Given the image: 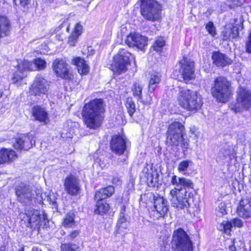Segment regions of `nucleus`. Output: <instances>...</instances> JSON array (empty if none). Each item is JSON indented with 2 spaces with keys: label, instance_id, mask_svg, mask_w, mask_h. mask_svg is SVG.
Masks as SVG:
<instances>
[{
  "label": "nucleus",
  "instance_id": "obj_2",
  "mask_svg": "<svg viewBox=\"0 0 251 251\" xmlns=\"http://www.w3.org/2000/svg\"><path fill=\"white\" fill-rule=\"evenodd\" d=\"M104 111L103 101L101 99H95L85 104L82 115L86 126L92 129L100 127L104 119Z\"/></svg>",
  "mask_w": 251,
  "mask_h": 251
},
{
  "label": "nucleus",
  "instance_id": "obj_47",
  "mask_svg": "<svg viewBox=\"0 0 251 251\" xmlns=\"http://www.w3.org/2000/svg\"><path fill=\"white\" fill-rule=\"evenodd\" d=\"M29 0H14L16 4L21 5L22 6H25L28 3Z\"/></svg>",
  "mask_w": 251,
  "mask_h": 251
},
{
  "label": "nucleus",
  "instance_id": "obj_36",
  "mask_svg": "<svg viewBox=\"0 0 251 251\" xmlns=\"http://www.w3.org/2000/svg\"><path fill=\"white\" fill-rule=\"evenodd\" d=\"M165 45V41L164 38L160 37L158 38L153 45V49L157 52H160L163 47Z\"/></svg>",
  "mask_w": 251,
  "mask_h": 251
},
{
  "label": "nucleus",
  "instance_id": "obj_55",
  "mask_svg": "<svg viewBox=\"0 0 251 251\" xmlns=\"http://www.w3.org/2000/svg\"><path fill=\"white\" fill-rule=\"evenodd\" d=\"M32 251H41V250L37 248H33Z\"/></svg>",
  "mask_w": 251,
  "mask_h": 251
},
{
  "label": "nucleus",
  "instance_id": "obj_32",
  "mask_svg": "<svg viewBox=\"0 0 251 251\" xmlns=\"http://www.w3.org/2000/svg\"><path fill=\"white\" fill-rule=\"evenodd\" d=\"M232 223L230 221H223L218 226V229L225 233L229 235L232 228Z\"/></svg>",
  "mask_w": 251,
  "mask_h": 251
},
{
  "label": "nucleus",
  "instance_id": "obj_31",
  "mask_svg": "<svg viewBox=\"0 0 251 251\" xmlns=\"http://www.w3.org/2000/svg\"><path fill=\"white\" fill-rule=\"evenodd\" d=\"M75 215L72 212H69L64 218L63 226L66 228L73 227L75 226Z\"/></svg>",
  "mask_w": 251,
  "mask_h": 251
},
{
  "label": "nucleus",
  "instance_id": "obj_35",
  "mask_svg": "<svg viewBox=\"0 0 251 251\" xmlns=\"http://www.w3.org/2000/svg\"><path fill=\"white\" fill-rule=\"evenodd\" d=\"M191 161L190 160H183L180 162L178 165L177 170L178 172L181 173L182 175H185L186 174V171L188 168Z\"/></svg>",
  "mask_w": 251,
  "mask_h": 251
},
{
  "label": "nucleus",
  "instance_id": "obj_19",
  "mask_svg": "<svg viewBox=\"0 0 251 251\" xmlns=\"http://www.w3.org/2000/svg\"><path fill=\"white\" fill-rule=\"evenodd\" d=\"M35 143V141L31 135H21L15 138L13 147L15 149L20 150H27Z\"/></svg>",
  "mask_w": 251,
  "mask_h": 251
},
{
  "label": "nucleus",
  "instance_id": "obj_28",
  "mask_svg": "<svg viewBox=\"0 0 251 251\" xmlns=\"http://www.w3.org/2000/svg\"><path fill=\"white\" fill-rule=\"evenodd\" d=\"M11 28L9 19L4 16H0V38L7 36Z\"/></svg>",
  "mask_w": 251,
  "mask_h": 251
},
{
  "label": "nucleus",
  "instance_id": "obj_3",
  "mask_svg": "<svg viewBox=\"0 0 251 251\" xmlns=\"http://www.w3.org/2000/svg\"><path fill=\"white\" fill-rule=\"evenodd\" d=\"M177 100L182 108L190 111L197 110L202 104L201 96L190 89H180Z\"/></svg>",
  "mask_w": 251,
  "mask_h": 251
},
{
  "label": "nucleus",
  "instance_id": "obj_1",
  "mask_svg": "<svg viewBox=\"0 0 251 251\" xmlns=\"http://www.w3.org/2000/svg\"><path fill=\"white\" fill-rule=\"evenodd\" d=\"M170 183L176 186L169 193V199L172 205L177 209L188 207L190 194L188 193L187 189L193 188L192 181L185 177L173 175L171 176Z\"/></svg>",
  "mask_w": 251,
  "mask_h": 251
},
{
  "label": "nucleus",
  "instance_id": "obj_5",
  "mask_svg": "<svg viewBox=\"0 0 251 251\" xmlns=\"http://www.w3.org/2000/svg\"><path fill=\"white\" fill-rule=\"evenodd\" d=\"M211 93L218 101L226 102L231 94L230 82L224 77H217L215 80L214 86L211 88Z\"/></svg>",
  "mask_w": 251,
  "mask_h": 251
},
{
  "label": "nucleus",
  "instance_id": "obj_44",
  "mask_svg": "<svg viewBox=\"0 0 251 251\" xmlns=\"http://www.w3.org/2000/svg\"><path fill=\"white\" fill-rule=\"evenodd\" d=\"M232 226L241 227L243 226V223L241 220L238 218H234L230 221Z\"/></svg>",
  "mask_w": 251,
  "mask_h": 251
},
{
  "label": "nucleus",
  "instance_id": "obj_52",
  "mask_svg": "<svg viewBox=\"0 0 251 251\" xmlns=\"http://www.w3.org/2000/svg\"><path fill=\"white\" fill-rule=\"evenodd\" d=\"M233 245L230 246L229 247V249L231 251H236V248L235 246V240H233Z\"/></svg>",
  "mask_w": 251,
  "mask_h": 251
},
{
  "label": "nucleus",
  "instance_id": "obj_40",
  "mask_svg": "<svg viewBox=\"0 0 251 251\" xmlns=\"http://www.w3.org/2000/svg\"><path fill=\"white\" fill-rule=\"evenodd\" d=\"M127 223H126V220L125 216L122 214L120 216V217L118 221L117 226L119 229L121 228H126L127 226Z\"/></svg>",
  "mask_w": 251,
  "mask_h": 251
},
{
  "label": "nucleus",
  "instance_id": "obj_14",
  "mask_svg": "<svg viewBox=\"0 0 251 251\" xmlns=\"http://www.w3.org/2000/svg\"><path fill=\"white\" fill-rule=\"evenodd\" d=\"M52 68L57 76L67 80L71 79L69 66L63 59H56Z\"/></svg>",
  "mask_w": 251,
  "mask_h": 251
},
{
  "label": "nucleus",
  "instance_id": "obj_26",
  "mask_svg": "<svg viewBox=\"0 0 251 251\" xmlns=\"http://www.w3.org/2000/svg\"><path fill=\"white\" fill-rule=\"evenodd\" d=\"M73 63L76 66L78 72L81 75H86L89 71V67L85 60L80 57L74 58Z\"/></svg>",
  "mask_w": 251,
  "mask_h": 251
},
{
  "label": "nucleus",
  "instance_id": "obj_20",
  "mask_svg": "<svg viewBox=\"0 0 251 251\" xmlns=\"http://www.w3.org/2000/svg\"><path fill=\"white\" fill-rule=\"evenodd\" d=\"M110 144L112 151L119 155L124 153L126 148L125 139L119 135L112 136Z\"/></svg>",
  "mask_w": 251,
  "mask_h": 251
},
{
  "label": "nucleus",
  "instance_id": "obj_15",
  "mask_svg": "<svg viewBox=\"0 0 251 251\" xmlns=\"http://www.w3.org/2000/svg\"><path fill=\"white\" fill-rule=\"evenodd\" d=\"M49 88L48 81L42 75H38L31 86L30 92L35 96L46 94L48 92Z\"/></svg>",
  "mask_w": 251,
  "mask_h": 251
},
{
  "label": "nucleus",
  "instance_id": "obj_43",
  "mask_svg": "<svg viewBox=\"0 0 251 251\" xmlns=\"http://www.w3.org/2000/svg\"><path fill=\"white\" fill-rule=\"evenodd\" d=\"M82 26L79 23L75 25L74 31L72 34H74L75 36L78 37L82 33Z\"/></svg>",
  "mask_w": 251,
  "mask_h": 251
},
{
  "label": "nucleus",
  "instance_id": "obj_41",
  "mask_svg": "<svg viewBox=\"0 0 251 251\" xmlns=\"http://www.w3.org/2000/svg\"><path fill=\"white\" fill-rule=\"evenodd\" d=\"M216 214L219 217H222L226 213V205L224 203L219 204L218 207L216 209Z\"/></svg>",
  "mask_w": 251,
  "mask_h": 251
},
{
  "label": "nucleus",
  "instance_id": "obj_42",
  "mask_svg": "<svg viewBox=\"0 0 251 251\" xmlns=\"http://www.w3.org/2000/svg\"><path fill=\"white\" fill-rule=\"evenodd\" d=\"M205 27L207 31L212 36H214L216 34L215 27H214V24L212 22H209L208 24H207Z\"/></svg>",
  "mask_w": 251,
  "mask_h": 251
},
{
  "label": "nucleus",
  "instance_id": "obj_57",
  "mask_svg": "<svg viewBox=\"0 0 251 251\" xmlns=\"http://www.w3.org/2000/svg\"><path fill=\"white\" fill-rule=\"evenodd\" d=\"M19 251H24V249H21Z\"/></svg>",
  "mask_w": 251,
  "mask_h": 251
},
{
  "label": "nucleus",
  "instance_id": "obj_10",
  "mask_svg": "<svg viewBox=\"0 0 251 251\" xmlns=\"http://www.w3.org/2000/svg\"><path fill=\"white\" fill-rule=\"evenodd\" d=\"M25 214L31 228L35 229L41 226H45L48 223L47 215L44 211L30 209L26 210Z\"/></svg>",
  "mask_w": 251,
  "mask_h": 251
},
{
  "label": "nucleus",
  "instance_id": "obj_4",
  "mask_svg": "<svg viewBox=\"0 0 251 251\" xmlns=\"http://www.w3.org/2000/svg\"><path fill=\"white\" fill-rule=\"evenodd\" d=\"M184 127L178 122L172 123L169 126L167 133V142L172 146H180L184 154L188 148L187 139L183 138Z\"/></svg>",
  "mask_w": 251,
  "mask_h": 251
},
{
  "label": "nucleus",
  "instance_id": "obj_22",
  "mask_svg": "<svg viewBox=\"0 0 251 251\" xmlns=\"http://www.w3.org/2000/svg\"><path fill=\"white\" fill-rule=\"evenodd\" d=\"M237 213L243 218L251 217V199L241 200L237 207Z\"/></svg>",
  "mask_w": 251,
  "mask_h": 251
},
{
  "label": "nucleus",
  "instance_id": "obj_46",
  "mask_svg": "<svg viewBox=\"0 0 251 251\" xmlns=\"http://www.w3.org/2000/svg\"><path fill=\"white\" fill-rule=\"evenodd\" d=\"M41 47L39 50H37L38 51H39L40 54H45L48 51V47L46 44H42Z\"/></svg>",
  "mask_w": 251,
  "mask_h": 251
},
{
  "label": "nucleus",
  "instance_id": "obj_53",
  "mask_svg": "<svg viewBox=\"0 0 251 251\" xmlns=\"http://www.w3.org/2000/svg\"><path fill=\"white\" fill-rule=\"evenodd\" d=\"M74 133L73 130L71 129L69 132V135H67V137L71 138Z\"/></svg>",
  "mask_w": 251,
  "mask_h": 251
},
{
  "label": "nucleus",
  "instance_id": "obj_58",
  "mask_svg": "<svg viewBox=\"0 0 251 251\" xmlns=\"http://www.w3.org/2000/svg\"><path fill=\"white\" fill-rule=\"evenodd\" d=\"M70 123V124H72V123L71 122H68V124H69Z\"/></svg>",
  "mask_w": 251,
  "mask_h": 251
},
{
  "label": "nucleus",
  "instance_id": "obj_45",
  "mask_svg": "<svg viewBox=\"0 0 251 251\" xmlns=\"http://www.w3.org/2000/svg\"><path fill=\"white\" fill-rule=\"evenodd\" d=\"M77 37L75 36L74 34H71L69 37L68 44L72 46H74L76 42Z\"/></svg>",
  "mask_w": 251,
  "mask_h": 251
},
{
  "label": "nucleus",
  "instance_id": "obj_18",
  "mask_svg": "<svg viewBox=\"0 0 251 251\" xmlns=\"http://www.w3.org/2000/svg\"><path fill=\"white\" fill-rule=\"evenodd\" d=\"M234 25L228 24L226 25L222 32V36L224 40L234 39L238 36L240 27L243 28V23L240 21L237 23V20H234Z\"/></svg>",
  "mask_w": 251,
  "mask_h": 251
},
{
  "label": "nucleus",
  "instance_id": "obj_38",
  "mask_svg": "<svg viewBox=\"0 0 251 251\" xmlns=\"http://www.w3.org/2000/svg\"><path fill=\"white\" fill-rule=\"evenodd\" d=\"M142 87L139 83H135L133 88V93L135 97H138L139 99L142 98Z\"/></svg>",
  "mask_w": 251,
  "mask_h": 251
},
{
  "label": "nucleus",
  "instance_id": "obj_7",
  "mask_svg": "<svg viewBox=\"0 0 251 251\" xmlns=\"http://www.w3.org/2000/svg\"><path fill=\"white\" fill-rule=\"evenodd\" d=\"M139 1L141 13L145 19L151 21L159 19L161 6L156 0H140Z\"/></svg>",
  "mask_w": 251,
  "mask_h": 251
},
{
  "label": "nucleus",
  "instance_id": "obj_24",
  "mask_svg": "<svg viewBox=\"0 0 251 251\" xmlns=\"http://www.w3.org/2000/svg\"><path fill=\"white\" fill-rule=\"evenodd\" d=\"M32 115L34 119L44 124H47L49 121L48 114L44 108L39 106L33 107Z\"/></svg>",
  "mask_w": 251,
  "mask_h": 251
},
{
  "label": "nucleus",
  "instance_id": "obj_30",
  "mask_svg": "<svg viewBox=\"0 0 251 251\" xmlns=\"http://www.w3.org/2000/svg\"><path fill=\"white\" fill-rule=\"evenodd\" d=\"M97 204L95 209V213L104 215L109 211L110 206L108 203L104 202L102 200H97Z\"/></svg>",
  "mask_w": 251,
  "mask_h": 251
},
{
  "label": "nucleus",
  "instance_id": "obj_50",
  "mask_svg": "<svg viewBox=\"0 0 251 251\" xmlns=\"http://www.w3.org/2000/svg\"><path fill=\"white\" fill-rule=\"evenodd\" d=\"M122 181L120 177L118 176H116L113 177L112 179L113 184L117 185H120L121 184Z\"/></svg>",
  "mask_w": 251,
  "mask_h": 251
},
{
  "label": "nucleus",
  "instance_id": "obj_48",
  "mask_svg": "<svg viewBox=\"0 0 251 251\" xmlns=\"http://www.w3.org/2000/svg\"><path fill=\"white\" fill-rule=\"evenodd\" d=\"M78 234L79 231L78 230H74L70 233V235L68 236V237H69L70 239H73L75 238Z\"/></svg>",
  "mask_w": 251,
  "mask_h": 251
},
{
  "label": "nucleus",
  "instance_id": "obj_16",
  "mask_svg": "<svg viewBox=\"0 0 251 251\" xmlns=\"http://www.w3.org/2000/svg\"><path fill=\"white\" fill-rule=\"evenodd\" d=\"M154 209L151 215L153 218L158 219L164 217L168 210L167 201L160 196L154 197Z\"/></svg>",
  "mask_w": 251,
  "mask_h": 251
},
{
  "label": "nucleus",
  "instance_id": "obj_6",
  "mask_svg": "<svg viewBox=\"0 0 251 251\" xmlns=\"http://www.w3.org/2000/svg\"><path fill=\"white\" fill-rule=\"evenodd\" d=\"M171 244L173 251H193L192 241L181 228L174 231Z\"/></svg>",
  "mask_w": 251,
  "mask_h": 251
},
{
  "label": "nucleus",
  "instance_id": "obj_51",
  "mask_svg": "<svg viewBox=\"0 0 251 251\" xmlns=\"http://www.w3.org/2000/svg\"><path fill=\"white\" fill-rule=\"evenodd\" d=\"M223 158H226L227 156H229L230 154V151L227 149L226 150H224V152L223 153Z\"/></svg>",
  "mask_w": 251,
  "mask_h": 251
},
{
  "label": "nucleus",
  "instance_id": "obj_21",
  "mask_svg": "<svg viewBox=\"0 0 251 251\" xmlns=\"http://www.w3.org/2000/svg\"><path fill=\"white\" fill-rule=\"evenodd\" d=\"M46 62L40 58H37L33 62L24 60L21 61L19 68L23 67L24 70L35 71L37 70H43L46 67Z\"/></svg>",
  "mask_w": 251,
  "mask_h": 251
},
{
  "label": "nucleus",
  "instance_id": "obj_8",
  "mask_svg": "<svg viewBox=\"0 0 251 251\" xmlns=\"http://www.w3.org/2000/svg\"><path fill=\"white\" fill-rule=\"evenodd\" d=\"M231 109L235 113L242 112L251 108V92L248 89L240 87L237 92L236 103L230 105Z\"/></svg>",
  "mask_w": 251,
  "mask_h": 251
},
{
  "label": "nucleus",
  "instance_id": "obj_54",
  "mask_svg": "<svg viewBox=\"0 0 251 251\" xmlns=\"http://www.w3.org/2000/svg\"><path fill=\"white\" fill-rule=\"evenodd\" d=\"M126 159H127V157L126 156V157H125V158L124 159H121L120 161L122 162L123 163H124L125 162H126Z\"/></svg>",
  "mask_w": 251,
  "mask_h": 251
},
{
  "label": "nucleus",
  "instance_id": "obj_25",
  "mask_svg": "<svg viewBox=\"0 0 251 251\" xmlns=\"http://www.w3.org/2000/svg\"><path fill=\"white\" fill-rule=\"evenodd\" d=\"M114 192V187L112 186H109L97 191L95 193V199L96 200L105 199L111 197Z\"/></svg>",
  "mask_w": 251,
  "mask_h": 251
},
{
  "label": "nucleus",
  "instance_id": "obj_11",
  "mask_svg": "<svg viewBox=\"0 0 251 251\" xmlns=\"http://www.w3.org/2000/svg\"><path fill=\"white\" fill-rule=\"evenodd\" d=\"M16 194L18 201L25 204L30 203L35 198V194L32 187L23 184L16 188Z\"/></svg>",
  "mask_w": 251,
  "mask_h": 251
},
{
  "label": "nucleus",
  "instance_id": "obj_23",
  "mask_svg": "<svg viewBox=\"0 0 251 251\" xmlns=\"http://www.w3.org/2000/svg\"><path fill=\"white\" fill-rule=\"evenodd\" d=\"M213 63L218 67H223L232 63V60L219 51L213 52L212 55Z\"/></svg>",
  "mask_w": 251,
  "mask_h": 251
},
{
  "label": "nucleus",
  "instance_id": "obj_34",
  "mask_svg": "<svg viewBox=\"0 0 251 251\" xmlns=\"http://www.w3.org/2000/svg\"><path fill=\"white\" fill-rule=\"evenodd\" d=\"M125 105L130 116H132L136 111V108L135 104L131 98H128L126 99Z\"/></svg>",
  "mask_w": 251,
  "mask_h": 251
},
{
  "label": "nucleus",
  "instance_id": "obj_59",
  "mask_svg": "<svg viewBox=\"0 0 251 251\" xmlns=\"http://www.w3.org/2000/svg\"><path fill=\"white\" fill-rule=\"evenodd\" d=\"M251 251V247H250V251Z\"/></svg>",
  "mask_w": 251,
  "mask_h": 251
},
{
  "label": "nucleus",
  "instance_id": "obj_13",
  "mask_svg": "<svg viewBox=\"0 0 251 251\" xmlns=\"http://www.w3.org/2000/svg\"><path fill=\"white\" fill-rule=\"evenodd\" d=\"M64 189L68 194L71 196H76L81 191L79 180L73 175L68 176L64 181Z\"/></svg>",
  "mask_w": 251,
  "mask_h": 251
},
{
  "label": "nucleus",
  "instance_id": "obj_9",
  "mask_svg": "<svg viewBox=\"0 0 251 251\" xmlns=\"http://www.w3.org/2000/svg\"><path fill=\"white\" fill-rule=\"evenodd\" d=\"M131 54L125 49H121L117 55L114 56L111 70L118 74L125 73L127 70V67L129 65V56Z\"/></svg>",
  "mask_w": 251,
  "mask_h": 251
},
{
  "label": "nucleus",
  "instance_id": "obj_17",
  "mask_svg": "<svg viewBox=\"0 0 251 251\" xmlns=\"http://www.w3.org/2000/svg\"><path fill=\"white\" fill-rule=\"evenodd\" d=\"M126 44L129 47L142 50L147 45V38L138 33H130L126 37Z\"/></svg>",
  "mask_w": 251,
  "mask_h": 251
},
{
  "label": "nucleus",
  "instance_id": "obj_12",
  "mask_svg": "<svg viewBox=\"0 0 251 251\" xmlns=\"http://www.w3.org/2000/svg\"><path fill=\"white\" fill-rule=\"evenodd\" d=\"M179 72L183 80L187 82L193 79L195 77L194 62L190 59L184 57L179 62Z\"/></svg>",
  "mask_w": 251,
  "mask_h": 251
},
{
  "label": "nucleus",
  "instance_id": "obj_56",
  "mask_svg": "<svg viewBox=\"0 0 251 251\" xmlns=\"http://www.w3.org/2000/svg\"><path fill=\"white\" fill-rule=\"evenodd\" d=\"M3 94V91L2 90L0 89V98L2 97Z\"/></svg>",
  "mask_w": 251,
  "mask_h": 251
},
{
  "label": "nucleus",
  "instance_id": "obj_29",
  "mask_svg": "<svg viewBox=\"0 0 251 251\" xmlns=\"http://www.w3.org/2000/svg\"><path fill=\"white\" fill-rule=\"evenodd\" d=\"M161 79V75L160 73L153 72L151 74L149 83V90L150 92H152L154 91L160 82Z\"/></svg>",
  "mask_w": 251,
  "mask_h": 251
},
{
  "label": "nucleus",
  "instance_id": "obj_37",
  "mask_svg": "<svg viewBox=\"0 0 251 251\" xmlns=\"http://www.w3.org/2000/svg\"><path fill=\"white\" fill-rule=\"evenodd\" d=\"M61 251H79L80 248L75 244H63L61 246Z\"/></svg>",
  "mask_w": 251,
  "mask_h": 251
},
{
  "label": "nucleus",
  "instance_id": "obj_39",
  "mask_svg": "<svg viewBox=\"0 0 251 251\" xmlns=\"http://www.w3.org/2000/svg\"><path fill=\"white\" fill-rule=\"evenodd\" d=\"M158 174L155 171L151 172H149L147 176V179L149 182L151 183L156 182L158 181Z\"/></svg>",
  "mask_w": 251,
  "mask_h": 251
},
{
  "label": "nucleus",
  "instance_id": "obj_49",
  "mask_svg": "<svg viewBox=\"0 0 251 251\" xmlns=\"http://www.w3.org/2000/svg\"><path fill=\"white\" fill-rule=\"evenodd\" d=\"M246 50L248 52L251 53V33L250 34L249 40L246 44Z\"/></svg>",
  "mask_w": 251,
  "mask_h": 251
},
{
  "label": "nucleus",
  "instance_id": "obj_33",
  "mask_svg": "<svg viewBox=\"0 0 251 251\" xmlns=\"http://www.w3.org/2000/svg\"><path fill=\"white\" fill-rule=\"evenodd\" d=\"M21 64V62L19 63L18 65V71L14 73L12 77V80L14 83L18 82L19 80H21L25 77V75L23 72L26 70H24L23 67L19 68V66Z\"/></svg>",
  "mask_w": 251,
  "mask_h": 251
},
{
  "label": "nucleus",
  "instance_id": "obj_27",
  "mask_svg": "<svg viewBox=\"0 0 251 251\" xmlns=\"http://www.w3.org/2000/svg\"><path fill=\"white\" fill-rule=\"evenodd\" d=\"M16 152L11 149H2L0 151V164L11 161L16 158Z\"/></svg>",
  "mask_w": 251,
  "mask_h": 251
}]
</instances>
